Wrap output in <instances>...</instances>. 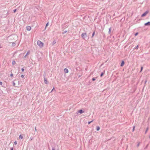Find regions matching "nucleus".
Listing matches in <instances>:
<instances>
[{"label": "nucleus", "mask_w": 150, "mask_h": 150, "mask_svg": "<svg viewBox=\"0 0 150 150\" xmlns=\"http://www.w3.org/2000/svg\"><path fill=\"white\" fill-rule=\"evenodd\" d=\"M95 34V31H94L92 34V37H93L94 36Z\"/></svg>", "instance_id": "4be33fe9"}, {"label": "nucleus", "mask_w": 150, "mask_h": 150, "mask_svg": "<svg viewBox=\"0 0 150 150\" xmlns=\"http://www.w3.org/2000/svg\"><path fill=\"white\" fill-rule=\"evenodd\" d=\"M147 130H146V131H147Z\"/></svg>", "instance_id": "a19ab883"}, {"label": "nucleus", "mask_w": 150, "mask_h": 150, "mask_svg": "<svg viewBox=\"0 0 150 150\" xmlns=\"http://www.w3.org/2000/svg\"><path fill=\"white\" fill-rule=\"evenodd\" d=\"M17 144V142H16V141H15L14 142V144L15 145H16Z\"/></svg>", "instance_id": "6ab92c4d"}, {"label": "nucleus", "mask_w": 150, "mask_h": 150, "mask_svg": "<svg viewBox=\"0 0 150 150\" xmlns=\"http://www.w3.org/2000/svg\"><path fill=\"white\" fill-rule=\"evenodd\" d=\"M83 120V119H81V121L82 120Z\"/></svg>", "instance_id": "ea45409f"}, {"label": "nucleus", "mask_w": 150, "mask_h": 150, "mask_svg": "<svg viewBox=\"0 0 150 150\" xmlns=\"http://www.w3.org/2000/svg\"><path fill=\"white\" fill-rule=\"evenodd\" d=\"M67 23H65L64 24V25H65L66 26H67Z\"/></svg>", "instance_id": "b1692460"}, {"label": "nucleus", "mask_w": 150, "mask_h": 150, "mask_svg": "<svg viewBox=\"0 0 150 150\" xmlns=\"http://www.w3.org/2000/svg\"><path fill=\"white\" fill-rule=\"evenodd\" d=\"M2 85V83L1 81H0V85Z\"/></svg>", "instance_id": "c85d7f7f"}, {"label": "nucleus", "mask_w": 150, "mask_h": 150, "mask_svg": "<svg viewBox=\"0 0 150 150\" xmlns=\"http://www.w3.org/2000/svg\"><path fill=\"white\" fill-rule=\"evenodd\" d=\"M37 44L41 47H42L43 46V43L39 40H38L37 41Z\"/></svg>", "instance_id": "f257e3e1"}, {"label": "nucleus", "mask_w": 150, "mask_h": 150, "mask_svg": "<svg viewBox=\"0 0 150 150\" xmlns=\"http://www.w3.org/2000/svg\"><path fill=\"white\" fill-rule=\"evenodd\" d=\"M55 148L54 147H52V150H55Z\"/></svg>", "instance_id": "c756f323"}, {"label": "nucleus", "mask_w": 150, "mask_h": 150, "mask_svg": "<svg viewBox=\"0 0 150 150\" xmlns=\"http://www.w3.org/2000/svg\"><path fill=\"white\" fill-rule=\"evenodd\" d=\"M44 81L45 83L46 84H48V82L47 81L46 78L44 77Z\"/></svg>", "instance_id": "20e7f679"}, {"label": "nucleus", "mask_w": 150, "mask_h": 150, "mask_svg": "<svg viewBox=\"0 0 150 150\" xmlns=\"http://www.w3.org/2000/svg\"><path fill=\"white\" fill-rule=\"evenodd\" d=\"M23 137L21 134L19 136V139H22L23 138Z\"/></svg>", "instance_id": "4468645a"}, {"label": "nucleus", "mask_w": 150, "mask_h": 150, "mask_svg": "<svg viewBox=\"0 0 150 150\" xmlns=\"http://www.w3.org/2000/svg\"><path fill=\"white\" fill-rule=\"evenodd\" d=\"M16 45V44L14 42H13L12 44V46L13 47H14Z\"/></svg>", "instance_id": "ddd939ff"}, {"label": "nucleus", "mask_w": 150, "mask_h": 150, "mask_svg": "<svg viewBox=\"0 0 150 150\" xmlns=\"http://www.w3.org/2000/svg\"><path fill=\"white\" fill-rule=\"evenodd\" d=\"M11 150H13V147H12V148L11 149Z\"/></svg>", "instance_id": "c9c22d12"}, {"label": "nucleus", "mask_w": 150, "mask_h": 150, "mask_svg": "<svg viewBox=\"0 0 150 150\" xmlns=\"http://www.w3.org/2000/svg\"><path fill=\"white\" fill-rule=\"evenodd\" d=\"M64 71L65 72V73H67L69 71L68 69L67 68H65L64 70Z\"/></svg>", "instance_id": "0eeeda50"}, {"label": "nucleus", "mask_w": 150, "mask_h": 150, "mask_svg": "<svg viewBox=\"0 0 150 150\" xmlns=\"http://www.w3.org/2000/svg\"><path fill=\"white\" fill-rule=\"evenodd\" d=\"M26 30L28 31H30L31 29V27L30 26H28L26 27Z\"/></svg>", "instance_id": "423d86ee"}, {"label": "nucleus", "mask_w": 150, "mask_h": 150, "mask_svg": "<svg viewBox=\"0 0 150 150\" xmlns=\"http://www.w3.org/2000/svg\"><path fill=\"white\" fill-rule=\"evenodd\" d=\"M10 76L11 77H13V74L11 73L10 74Z\"/></svg>", "instance_id": "393cba45"}, {"label": "nucleus", "mask_w": 150, "mask_h": 150, "mask_svg": "<svg viewBox=\"0 0 150 150\" xmlns=\"http://www.w3.org/2000/svg\"><path fill=\"white\" fill-rule=\"evenodd\" d=\"M21 71L22 72H23L24 71V69L23 68H22L21 69Z\"/></svg>", "instance_id": "a211bd4d"}, {"label": "nucleus", "mask_w": 150, "mask_h": 150, "mask_svg": "<svg viewBox=\"0 0 150 150\" xmlns=\"http://www.w3.org/2000/svg\"><path fill=\"white\" fill-rule=\"evenodd\" d=\"M15 64H16V62L15 61H13L12 62V64H13V65H14Z\"/></svg>", "instance_id": "2eb2a0df"}, {"label": "nucleus", "mask_w": 150, "mask_h": 150, "mask_svg": "<svg viewBox=\"0 0 150 150\" xmlns=\"http://www.w3.org/2000/svg\"><path fill=\"white\" fill-rule=\"evenodd\" d=\"M124 64H125V63H124V61H122V62L121 63V64L120 65V66L121 67L123 66Z\"/></svg>", "instance_id": "6e6552de"}, {"label": "nucleus", "mask_w": 150, "mask_h": 150, "mask_svg": "<svg viewBox=\"0 0 150 150\" xmlns=\"http://www.w3.org/2000/svg\"><path fill=\"white\" fill-rule=\"evenodd\" d=\"M138 33H137L135 34V36H136L137 35H138Z\"/></svg>", "instance_id": "7c9ffc66"}, {"label": "nucleus", "mask_w": 150, "mask_h": 150, "mask_svg": "<svg viewBox=\"0 0 150 150\" xmlns=\"http://www.w3.org/2000/svg\"><path fill=\"white\" fill-rule=\"evenodd\" d=\"M104 74V73H102L101 74V75H100V76L101 77H102V76H103V75Z\"/></svg>", "instance_id": "412c9836"}, {"label": "nucleus", "mask_w": 150, "mask_h": 150, "mask_svg": "<svg viewBox=\"0 0 150 150\" xmlns=\"http://www.w3.org/2000/svg\"><path fill=\"white\" fill-rule=\"evenodd\" d=\"M49 25V23H47L46 25L45 29L46 28L48 25Z\"/></svg>", "instance_id": "f3484780"}, {"label": "nucleus", "mask_w": 150, "mask_h": 150, "mask_svg": "<svg viewBox=\"0 0 150 150\" xmlns=\"http://www.w3.org/2000/svg\"><path fill=\"white\" fill-rule=\"evenodd\" d=\"M16 10H17L16 9H14V10H13V12H14V13H15V12H16Z\"/></svg>", "instance_id": "aec40b11"}, {"label": "nucleus", "mask_w": 150, "mask_h": 150, "mask_svg": "<svg viewBox=\"0 0 150 150\" xmlns=\"http://www.w3.org/2000/svg\"><path fill=\"white\" fill-rule=\"evenodd\" d=\"M54 89V88H53V89L52 90V91H51V92H52V91H53V89Z\"/></svg>", "instance_id": "4c0bfd02"}, {"label": "nucleus", "mask_w": 150, "mask_h": 150, "mask_svg": "<svg viewBox=\"0 0 150 150\" xmlns=\"http://www.w3.org/2000/svg\"><path fill=\"white\" fill-rule=\"evenodd\" d=\"M83 39H84V33H83L81 35Z\"/></svg>", "instance_id": "9b49d317"}, {"label": "nucleus", "mask_w": 150, "mask_h": 150, "mask_svg": "<svg viewBox=\"0 0 150 150\" xmlns=\"http://www.w3.org/2000/svg\"><path fill=\"white\" fill-rule=\"evenodd\" d=\"M95 79H94V78H93V79H92V80H93V81H95Z\"/></svg>", "instance_id": "72a5a7b5"}, {"label": "nucleus", "mask_w": 150, "mask_h": 150, "mask_svg": "<svg viewBox=\"0 0 150 150\" xmlns=\"http://www.w3.org/2000/svg\"><path fill=\"white\" fill-rule=\"evenodd\" d=\"M35 131L36 132L37 131V129L36 128V127H35Z\"/></svg>", "instance_id": "2f4dec72"}, {"label": "nucleus", "mask_w": 150, "mask_h": 150, "mask_svg": "<svg viewBox=\"0 0 150 150\" xmlns=\"http://www.w3.org/2000/svg\"><path fill=\"white\" fill-rule=\"evenodd\" d=\"M67 30H64L63 31V32L62 33V34H65V33H67Z\"/></svg>", "instance_id": "dca6fc26"}, {"label": "nucleus", "mask_w": 150, "mask_h": 150, "mask_svg": "<svg viewBox=\"0 0 150 150\" xmlns=\"http://www.w3.org/2000/svg\"><path fill=\"white\" fill-rule=\"evenodd\" d=\"M143 67H141V71L143 69Z\"/></svg>", "instance_id": "473e14b6"}, {"label": "nucleus", "mask_w": 150, "mask_h": 150, "mask_svg": "<svg viewBox=\"0 0 150 150\" xmlns=\"http://www.w3.org/2000/svg\"><path fill=\"white\" fill-rule=\"evenodd\" d=\"M93 121V120H92V121H90V122H88V124H89L91 123V122H92Z\"/></svg>", "instance_id": "cd10ccee"}, {"label": "nucleus", "mask_w": 150, "mask_h": 150, "mask_svg": "<svg viewBox=\"0 0 150 150\" xmlns=\"http://www.w3.org/2000/svg\"><path fill=\"white\" fill-rule=\"evenodd\" d=\"M100 129V128L99 127L97 126L96 127V129L97 131H99Z\"/></svg>", "instance_id": "f8f14e48"}, {"label": "nucleus", "mask_w": 150, "mask_h": 150, "mask_svg": "<svg viewBox=\"0 0 150 150\" xmlns=\"http://www.w3.org/2000/svg\"><path fill=\"white\" fill-rule=\"evenodd\" d=\"M138 47V46H137V47Z\"/></svg>", "instance_id": "79ce46f5"}, {"label": "nucleus", "mask_w": 150, "mask_h": 150, "mask_svg": "<svg viewBox=\"0 0 150 150\" xmlns=\"http://www.w3.org/2000/svg\"><path fill=\"white\" fill-rule=\"evenodd\" d=\"M2 86V87H5V86H3V85H2V86Z\"/></svg>", "instance_id": "e433bc0d"}, {"label": "nucleus", "mask_w": 150, "mask_h": 150, "mask_svg": "<svg viewBox=\"0 0 150 150\" xmlns=\"http://www.w3.org/2000/svg\"><path fill=\"white\" fill-rule=\"evenodd\" d=\"M56 43V41L55 40H54L53 42L52 43V46L54 45Z\"/></svg>", "instance_id": "1a4fd4ad"}, {"label": "nucleus", "mask_w": 150, "mask_h": 150, "mask_svg": "<svg viewBox=\"0 0 150 150\" xmlns=\"http://www.w3.org/2000/svg\"><path fill=\"white\" fill-rule=\"evenodd\" d=\"M145 25H150V22H148L145 23Z\"/></svg>", "instance_id": "9d476101"}, {"label": "nucleus", "mask_w": 150, "mask_h": 150, "mask_svg": "<svg viewBox=\"0 0 150 150\" xmlns=\"http://www.w3.org/2000/svg\"><path fill=\"white\" fill-rule=\"evenodd\" d=\"M30 53V51L29 50L27 52V53L23 57V59H25L26 57V56L27 55H28Z\"/></svg>", "instance_id": "7ed1b4c3"}, {"label": "nucleus", "mask_w": 150, "mask_h": 150, "mask_svg": "<svg viewBox=\"0 0 150 150\" xmlns=\"http://www.w3.org/2000/svg\"><path fill=\"white\" fill-rule=\"evenodd\" d=\"M13 86H15V85H16L15 83L14 82V81H13Z\"/></svg>", "instance_id": "5701e85b"}, {"label": "nucleus", "mask_w": 150, "mask_h": 150, "mask_svg": "<svg viewBox=\"0 0 150 150\" xmlns=\"http://www.w3.org/2000/svg\"><path fill=\"white\" fill-rule=\"evenodd\" d=\"M84 112V111L82 110L81 109L78 110L76 112V113L77 114H78V113H80V114H81Z\"/></svg>", "instance_id": "f03ea898"}, {"label": "nucleus", "mask_w": 150, "mask_h": 150, "mask_svg": "<svg viewBox=\"0 0 150 150\" xmlns=\"http://www.w3.org/2000/svg\"><path fill=\"white\" fill-rule=\"evenodd\" d=\"M21 77L22 78H24V76L22 74V75H21Z\"/></svg>", "instance_id": "a878e982"}, {"label": "nucleus", "mask_w": 150, "mask_h": 150, "mask_svg": "<svg viewBox=\"0 0 150 150\" xmlns=\"http://www.w3.org/2000/svg\"><path fill=\"white\" fill-rule=\"evenodd\" d=\"M33 137H31L30 138V140H32V139H33Z\"/></svg>", "instance_id": "bb28decb"}, {"label": "nucleus", "mask_w": 150, "mask_h": 150, "mask_svg": "<svg viewBox=\"0 0 150 150\" xmlns=\"http://www.w3.org/2000/svg\"><path fill=\"white\" fill-rule=\"evenodd\" d=\"M148 13V11H146L141 16L142 17L145 16Z\"/></svg>", "instance_id": "39448f33"}, {"label": "nucleus", "mask_w": 150, "mask_h": 150, "mask_svg": "<svg viewBox=\"0 0 150 150\" xmlns=\"http://www.w3.org/2000/svg\"><path fill=\"white\" fill-rule=\"evenodd\" d=\"M1 48V45H0V48Z\"/></svg>", "instance_id": "58836bf2"}, {"label": "nucleus", "mask_w": 150, "mask_h": 150, "mask_svg": "<svg viewBox=\"0 0 150 150\" xmlns=\"http://www.w3.org/2000/svg\"><path fill=\"white\" fill-rule=\"evenodd\" d=\"M134 128H135V127L134 126V127L133 128V131L134 130Z\"/></svg>", "instance_id": "f704fd0d"}]
</instances>
